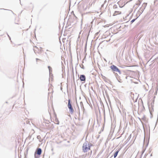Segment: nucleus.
Listing matches in <instances>:
<instances>
[{
	"instance_id": "f257e3e1",
	"label": "nucleus",
	"mask_w": 158,
	"mask_h": 158,
	"mask_svg": "<svg viewBox=\"0 0 158 158\" xmlns=\"http://www.w3.org/2000/svg\"><path fill=\"white\" fill-rule=\"evenodd\" d=\"M92 146L91 143H88L87 142L84 143L82 147V150L84 152H87L90 149V147Z\"/></svg>"
},
{
	"instance_id": "f03ea898",
	"label": "nucleus",
	"mask_w": 158,
	"mask_h": 158,
	"mask_svg": "<svg viewBox=\"0 0 158 158\" xmlns=\"http://www.w3.org/2000/svg\"><path fill=\"white\" fill-rule=\"evenodd\" d=\"M110 68L113 71L118 72L120 73V70L116 66L114 65H112L110 66Z\"/></svg>"
},
{
	"instance_id": "7ed1b4c3",
	"label": "nucleus",
	"mask_w": 158,
	"mask_h": 158,
	"mask_svg": "<svg viewBox=\"0 0 158 158\" xmlns=\"http://www.w3.org/2000/svg\"><path fill=\"white\" fill-rule=\"evenodd\" d=\"M68 106L69 109L70 111L72 113H73L74 111V110L70 103V101L69 99L68 100Z\"/></svg>"
},
{
	"instance_id": "20e7f679",
	"label": "nucleus",
	"mask_w": 158,
	"mask_h": 158,
	"mask_svg": "<svg viewBox=\"0 0 158 158\" xmlns=\"http://www.w3.org/2000/svg\"><path fill=\"white\" fill-rule=\"evenodd\" d=\"M122 13L121 11H115L114 12L113 15V16H116L118 15H120Z\"/></svg>"
},
{
	"instance_id": "39448f33",
	"label": "nucleus",
	"mask_w": 158,
	"mask_h": 158,
	"mask_svg": "<svg viewBox=\"0 0 158 158\" xmlns=\"http://www.w3.org/2000/svg\"><path fill=\"white\" fill-rule=\"evenodd\" d=\"M80 79L81 81H85V76L83 75H81L80 76Z\"/></svg>"
},
{
	"instance_id": "423d86ee",
	"label": "nucleus",
	"mask_w": 158,
	"mask_h": 158,
	"mask_svg": "<svg viewBox=\"0 0 158 158\" xmlns=\"http://www.w3.org/2000/svg\"><path fill=\"white\" fill-rule=\"evenodd\" d=\"M42 152L40 148H38L37 149V153L38 155H40Z\"/></svg>"
},
{
	"instance_id": "0eeeda50",
	"label": "nucleus",
	"mask_w": 158,
	"mask_h": 158,
	"mask_svg": "<svg viewBox=\"0 0 158 158\" xmlns=\"http://www.w3.org/2000/svg\"><path fill=\"white\" fill-rule=\"evenodd\" d=\"M119 150H118L114 154V158H115L117 156L119 152Z\"/></svg>"
},
{
	"instance_id": "6e6552de",
	"label": "nucleus",
	"mask_w": 158,
	"mask_h": 158,
	"mask_svg": "<svg viewBox=\"0 0 158 158\" xmlns=\"http://www.w3.org/2000/svg\"><path fill=\"white\" fill-rule=\"evenodd\" d=\"M117 8V6L116 5H114V6H113V8L114 9H116Z\"/></svg>"
},
{
	"instance_id": "1a4fd4ad",
	"label": "nucleus",
	"mask_w": 158,
	"mask_h": 158,
	"mask_svg": "<svg viewBox=\"0 0 158 158\" xmlns=\"http://www.w3.org/2000/svg\"><path fill=\"white\" fill-rule=\"evenodd\" d=\"M135 20V19H133L131 21V22L132 23Z\"/></svg>"
},
{
	"instance_id": "9d476101",
	"label": "nucleus",
	"mask_w": 158,
	"mask_h": 158,
	"mask_svg": "<svg viewBox=\"0 0 158 158\" xmlns=\"http://www.w3.org/2000/svg\"><path fill=\"white\" fill-rule=\"evenodd\" d=\"M48 68L49 70H50V69L51 68V67L50 66H48Z\"/></svg>"
},
{
	"instance_id": "9b49d317",
	"label": "nucleus",
	"mask_w": 158,
	"mask_h": 158,
	"mask_svg": "<svg viewBox=\"0 0 158 158\" xmlns=\"http://www.w3.org/2000/svg\"><path fill=\"white\" fill-rule=\"evenodd\" d=\"M153 91V90H151L150 91V92H152Z\"/></svg>"
},
{
	"instance_id": "f8f14e48",
	"label": "nucleus",
	"mask_w": 158,
	"mask_h": 158,
	"mask_svg": "<svg viewBox=\"0 0 158 158\" xmlns=\"http://www.w3.org/2000/svg\"><path fill=\"white\" fill-rule=\"evenodd\" d=\"M155 93V94H157V91H156V92Z\"/></svg>"
}]
</instances>
